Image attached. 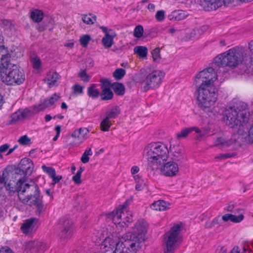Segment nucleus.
<instances>
[{
	"label": "nucleus",
	"instance_id": "obj_5",
	"mask_svg": "<svg viewBox=\"0 0 253 253\" xmlns=\"http://www.w3.org/2000/svg\"><path fill=\"white\" fill-rule=\"evenodd\" d=\"M120 236L119 233H113L107 237L101 244L102 251L104 253H132L130 247L125 245V237L120 238Z\"/></svg>",
	"mask_w": 253,
	"mask_h": 253
},
{
	"label": "nucleus",
	"instance_id": "obj_56",
	"mask_svg": "<svg viewBox=\"0 0 253 253\" xmlns=\"http://www.w3.org/2000/svg\"><path fill=\"white\" fill-rule=\"evenodd\" d=\"M73 93L82 94L83 92V87L79 84H75L73 86Z\"/></svg>",
	"mask_w": 253,
	"mask_h": 253
},
{
	"label": "nucleus",
	"instance_id": "obj_42",
	"mask_svg": "<svg viewBox=\"0 0 253 253\" xmlns=\"http://www.w3.org/2000/svg\"><path fill=\"white\" fill-rule=\"evenodd\" d=\"M153 60L155 62H159L161 60L160 49L157 47L152 51Z\"/></svg>",
	"mask_w": 253,
	"mask_h": 253
},
{
	"label": "nucleus",
	"instance_id": "obj_35",
	"mask_svg": "<svg viewBox=\"0 0 253 253\" xmlns=\"http://www.w3.org/2000/svg\"><path fill=\"white\" fill-rule=\"evenodd\" d=\"M120 111L118 107L116 106L113 107L109 112L106 113V117L108 120L116 118L120 114Z\"/></svg>",
	"mask_w": 253,
	"mask_h": 253
},
{
	"label": "nucleus",
	"instance_id": "obj_39",
	"mask_svg": "<svg viewBox=\"0 0 253 253\" xmlns=\"http://www.w3.org/2000/svg\"><path fill=\"white\" fill-rule=\"evenodd\" d=\"M122 219V221L125 220L126 222V225H125V226H127V223H131L133 221L132 214L131 212L130 211H125L124 209L123 213V217Z\"/></svg>",
	"mask_w": 253,
	"mask_h": 253
},
{
	"label": "nucleus",
	"instance_id": "obj_52",
	"mask_svg": "<svg viewBox=\"0 0 253 253\" xmlns=\"http://www.w3.org/2000/svg\"><path fill=\"white\" fill-rule=\"evenodd\" d=\"M79 76L82 80L87 82L89 81L90 77L87 74L85 70H81L79 73Z\"/></svg>",
	"mask_w": 253,
	"mask_h": 253
},
{
	"label": "nucleus",
	"instance_id": "obj_33",
	"mask_svg": "<svg viewBox=\"0 0 253 253\" xmlns=\"http://www.w3.org/2000/svg\"><path fill=\"white\" fill-rule=\"evenodd\" d=\"M100 96L102 100H110L113 97V93L110 88H104L102 89V92L100 94Z\"/></svg>",
	"mask_w": 253,
	"mask_h": 253
},
{
	"label": "nucleus",
	"instance_id": "obj_25",
	"mask_svg": "<svg viewBox=\"0 0 253 253\" xmlns=\"http://www.w3.org/2000/svg\"><path fill=\"white\" fill-rule=\"evenodd\" d=\"M193 131L198 132L199 130L196 126L184 128L176 134V138L178 139L185 138Z\"/></svg>",
	"mask_w": 253,
	"mask_h": 253
},
{
	"label": "nucleus",
	"instance_id": "obj_11",
	"mask_svg": "<svg viewBox=\"0 0 253 253\" xmlns=\"http://www.w3.org/2000/svg\"><path fill=\"white\" fill-rule=\"evenodd\" d=\"M165 77V73L161 70H154L149 73L141 84V89L144 91L159 87Z\"/></svg>",
	"mask_w": 253,
	"mask_h": 253
},
{
	"label": "nucleus",
	"instance_id": "obj_13",
	"mask_svg": "<svg viewBox=\"0 0 253 253\" xmlns=\"http://www.w3.org/2000/svg\"><path fill=\"white\" fill-rule=\"evenodd\" d=\"M242 138V137L239 134H235L230 139L224 137H218L214 141V146L221 148H229L232 150H236L241 146Z\"/></svg>",
	"mask_w": 253,
	"mask_h": 253
},
{
	"label": "nucleus",
	"instance_id": "obj_15",
	"mask_svg": "<svg viewBox=\"0 0 253 253\" xmlns=\"http://www.w3.org/2000/svg\"><path fill=\"white\" fill-rule=\"evenodd\" d=\"M59 236L61 238H70L74 231L73 222L68 219H61L59 221Z\"/></svg>",
	"mask_w": 253,
	"mask_h": 253
},
{
	"label": "nucleus",
	"instance_id": "obj_14",
	"mask_svg": "<svg viewBox=\"0 0 253 253\" xmlns=\"http://www.w3.org/2000/svg\"><path fill=\"white\" fill-rule=\"evenodd\" d=\"M34 165L32 161L29 158H24L21 160L18 167L12 171L18 176L20 177L30 175L33 171Z\"/></svg>",
	"mask_w": 253,
	"mask_h": 253
},
{
	"label": "nucleus",
	"instance_id": "obj_1",
	"mask_svg": "<svg viewBox=\"0 0 253 253\" xmlns=\"http://www.w3.org/2000/svg\"><path fill=\"white\" fill-rule=\"evenodd\" d=\"M143 156L148 161V170L153 173L161 169L164 175L173 177L179 171L178 164L175 162L166 163L169 157V152L164 144L160 142L149 144L144 148Z\"/></svg>",
	"mask_w": 253,
	"mask_h": 253
},
{
	"label": "nucleus",
	"instance_id": "obj_6",
	"mask_svg": "<svg viewBox=\"0 0 253 253\" xmlns=\"http://www.w3.org/2000/svg\"><path fill=\"white\" fill-rule=\"evenodd\" d=\"M205 85L199 86L197 89V97L198 106L203 110L207 112L211 111L212 107L217 99L218 89L216 87H205Z\"/></svg>",
	"mask_w": 253,
	"mask_h": 253
},
{
	"label": "nucleus",
	"instance_id": "obj_46",
	"mask_svg": "<svg viewBox=\"0 0 253 253\" xmlns=\"http://www.w3.org/2000/svg\"><path fill=\"white\" fill-rule=\"evenodd\" d=\"M126 71L122 68L116 69L113 73V76L117 80H120L125 75Z\"/></svg>",
	"mask_w": 253,
	"mask_h": 253
},
{
	"label": "nucleus",
	"instance_id": "obj_27",
	"mask_svg": "<svg viewBox=\"0 0 253 253\" xmlns=\"http://www.w3.org/2000/svg\"><path fill=\"white\" fill-rule=\"evenodd\" d=\"M39 241H30L25 242L24 245V250L27 252L37 253V246L40 245Z\"/></svg>",
	"mask_w": 253,
	"mask_h": 253
},
{
	"label": "nucleus",
	"instance_id": "obj_20",
	"mask_svg": "<svg viewBox=\"0 0 253 253\" xmlns=\"http://www.w3.org/2000/svg\"><path fill=\"white\" fill-rule=\"evenodd\" d=\"M60 98L59 94L54 93L49 99H45L43 102L40 104L38 106L35 107L38 111H42L46 108L52 106Z\"/></svg>",
	"mask_w": 253,
	"mask_h": 253
},
{
	"label": "nucleus",
	"instance_id": "obj_26",
	"mask_svg": "<svg viewBox=\"0 0 253 253\" xmlns=\"http://www.w3.org/2000/svg\"><path fill=\"white\" fill-rule=\"evenodd\" d=\"M244 218V215L240 214H225L222 216V219L224 221H228L230 220L235 223H238L243 220Z\"/></svg>",
	"mask_w": 253,
	"mask_h": 253
},
{
	"label": "nucleus",
	"instance_id": "obj_12",
	"mask_svg": "<svg viewBox=\"0 0 253 253\" xmlns=\"http://www.w3.org/2000/svg\"><path fill=\"white\" fill-rule=\"evenodd\" d=\"M217 79V75L212 67L207 68L196 76L195 83L199 86L205 85V87H215L213 83Z\"/></svg>",
	"mask_w": 253,
	"mask_h": 253
},
{
	"label": "nucleus",
	"instance_id": "obj_50",
	"mask_svg": "<svg viewBox=\"0 0 253 253\" xmlns=\"http://www.w3.org/2000/svg\"><path fill=\"white\" fill-rule=\"evenodd\" d=\"M42 168L43 171L46 172L51 178L52 176H55L56 172L54 168L52 167H47L44 165L42 166Z\"/></svg>",
	"mask_w": 253,
	"mask_h": 253
},
{
	"label": "nucleus",
	"instance_id": "obj_2",
	"mask_svg": "<svg viewBox=\"0 0 253 253\" xmlns=\"http://www.w3.org/2000/svg\"><path fill=\"white\" fill-rule=\"evenodd\" d=\"M252 62L249 51L244 48L236 46L216 56L212 64L219 67H236L241 63L249 65Z\"/></svg>",
	"mask_w": 253,
	"mask_h": 253
},
{
	"label": "nucleus",
	"instance_id": "obj_23",
	"mask_svg": "<svg viewBox=\"0 0 253 253\" xmlns=\"http://www.w3.org/2000/svg\"><path fill=\"white\" fill-rule=\"evenodd\" d=\"M59 79V75L54 72H50L46 76L44 82L49 87L56 85L57 80Z\"/></svg>",
	"mask_w": 253,
	"mask_h": 253
},
{
	"label": "nucleus",
	"instance_id": "obj_4",
	"mask_svg": "<svg viewBox=\"0 0 253 253\" xmlns=\"http://www.w3.org/2000/svg\"><path fill=\"white\" fill-rule=\"evenodd\" d=\"M146 232V223L143 220H138L136 223L132 232L124 236L126 239L125 245L130 247L132 253H136L137 249L140 247V243L144 241Z\"/></svg>",
	"mask_w": 253,
	"mask_h": 253
},
{
	"label": "nucleus",
	"instance_id": "obj_45",
	"mask_svg": "<svg viewBox=\"0 0 253 253\" xmlns=\"http://www.w3.org/2000/svg\"><path fill=\"white\" fill-rule=\"evenodd\" d=\"M26 116L25 111H19L12 115V119L14 121H17L24 119Z\"/></svg>",
	"mask_w": 253,
	"mask_h": 253
},
{
	"label": "nucleus",
	"instance_id": "obj_58",
	"mask_svg": "<svg viewBox=\"0 0 253 253\" xmlns=\"http://www.w3.org/2000/svg\"><path fill=\"white\" fill-rule=\"evenodd\" d=\"M100 82L101 83V88L102 89L104 88H110V82L108 80H107L106 79H102L100 80Z\"/></svg>",
	"mask_w": 253,
	"mask_h": 253
},
{
	"label": "nucleus",
	"instance_id": "obj_36",
	"mask_svg": "<svg viewBox=\"0 0 253 253\" xmlns=\"http://www.w3.org/2000/svg\"><path fill=\"white\" fill-rule=\"evenodd\" d=\"M87 94L92 98H96L99 96L100 92L96 88L95 85L93 84L88 88Z\"/></svg>",
	"mask_w": 253,
	"mask_h": 253
},
{
	"label": "nucleus",
	"instance_id": "obj_44",
	"mask_svg": "<svg viewBox=\"0 0 253 253\" xmlns=\"http://www.w3.org/2000/svg\"><path fill=\"white\" fill-rule=\"evenodd\" d=\"M236 155V152L227 153L225 154H220L218 156L215 157V159H218L220 161L225 160L230 158L234 157Z\"/></svg>",
	"mask_w": 253,
	"mask_h": 253
},
{
	"label": "nucleus",
	"instance_id": "obj_53",
	"mask_svg": "<svg viewBox=\"0 0 253 253\" xmlns=\"http://www.w3.org/2000/svg\"><path fill=\"white\" fill-rule=\"evenodd\" d=\"M165 17V12L163 10H158L155 15V18L158 21H163Z\"/></svg>",
	"mask_w": 253,
	"mask_h": 253
},
{
	"label": "nucleus",
	"instance_id": "obj_21",
	"mask_svg": "<svg viewBox=\"0 0 253 253\" xmlns=\"http://www.w3.org/2000/svg\"><path fill=\"white\" fill-rule=\"evenodd\" d=\"M36 220V219L35 218L26 220L21 227L23 232L26 234L31 233L35 230Z\"/></svg>",
	"mask_w": 253,
	"mask_h": 253
},
{
	"label": "nucleus",
	"instance_id": "obj_9",
	"mask_svg": "<svg viewBox=\"0 0 253 253\" xmlns=\"http://www.w3.org/2000/svg\"><path fill=\"white\" fill-rule=\"evenodd\" d=\"M1 70V80L7 85L20 84L25 81L23 70L18 65L12 64L10 61Z\"/></svg>",
	"mask_w": 253,
	"mask_h": 253
},
{
	"label": "nucleus",
	"instance_id": "obj_7",
	"mask_svg": "<svg viewBox=\"0 0 253 253\" xmlns=\"http://www.w3.org/2000/svg\"><path fill=\"white\" fill-rule=\"evenodd\" d=\"M182 224L174 225L164 235V253H174L182 242Z\"/></svg>",
	"mask_w": 253,
	"mask_h": 253
},
{
	"label": "nucleus",
	"instance_id": "obj_37",
	"mask_svg": "<svg viewBox=\"0 0 253 253\" xmlns=\"http://www.w3.org/2000/svg\"><path fill=\"white\" fill-rule=\"evenodd\" d=\"M112 126V123L110 120L105 118L100 123V128L103 131H108Z\"/></svg>",
	"mask_w": 253,
	"mask_h": 253
},
{
	"label": "nucleus",
	"instance_id": "obj_51",
	"mask_svg": "<svg viewBox=\"0 0 253 253\" xmlns=\"http://www.w3.org/2000/svg\"><path fill=\"white\" fill-rule=\"evenodd\" d=\"M91 38L88 35H84L81 37L80 39V42L81 44L84 46L85 47L87 45L89 42L90 41Z\"/></svg>",
	"mask_w": 253,
	"mask_h": 253
},
{
	"label": "nucleus",
	"instance_id": "obj_60",
	"mask_svg": "<svg viewBox=\"0 0 253 253\" xmlns=\"http://www.w3.org/2000/svg\"><path fill=\"white\" fill-rule=\"evenodd\" d=\"M248 140L250 143H253V125L251 127L249 131Z\"/></svg>",
	"mask_w": 253,
	"mask_h": 253
},
{
	"label": "nucleus",
	"instance_id": "obj_32",
	"mask_svg": "<svg viewBox=\"0 0 253 253\" xmlns=\"http://www.w3.org/2000/svg\"><path fill=\"white\" fill-rule=\"evenodd\" d=\"M113 39L114 37L112 36L105 34L102 39V42L105 48H108L112 46L114 43Z\"/></svg>",
	"mask_w": 253,
	"mask_h": 253
},
{
	"label": "nucleus",
	"instance_id": "obj_62",
	"mask_svg": "<svg viewBox=\"0 0 253 253\" xmlns=\"http://www.w3.org/2000/svg\"><path fill=\"white\" fill-rule=\"evenodd\" d=\"M9 148V145L8 144H4L0 146V154L2 153L5 152Z\"/></svg>",
	"mask_w": 253,
	"mask_h": 253
},
{
	"label": "nucleus",
	"instance_id": "obj_47",
	"mask_svg": "<svg viewBox=\"0 0 253 253\" xmlns=\"http://www.w3.org/2000/svg\"><path fill=\"white\" fill-rule=\"evenodd\" d=\"M144 30L142 26L138 25L135 27L134 32L133 36L137 38H140L142 37Z\"/></svg>",
	"mask_w": 253,
	"mask_h": 253
},
{
	"label": "nucleus",
	"instance_id": "obj_30",
	"mask_svg": "<svg viewBox=\"0 0 253 253\" xmlns=\"http://www.w3.org/2000/svg\"><path fill=\"white\" fill-rule=\"evenodd\" d=\"M187 17L185 12L182 10H175L173 11L171 14L169 15L170 20L174 19L176 21H180L185 19Z\"/></svg>",
	"mask_w": 253,
	"mask_h": 253
},
{
	"label": "nucleus",
	"instance_id": "obj_49",
	"mask_svg": "<svg viewBox=\"0 0 253 253\" xmlns=\"http://www.w3.org/2000/svg\"><path fill=\"white\" fill-rule=\"evenodd\" d=\"M219 221L217 218H214L211 221H208L205 223V227L207 228H211L215 227L216 225H219Z\"/></svg>",
	"mask_w": 253,
	"mask_h": 253
},
{
	"label": "nucleus",
	"instance_id": "obj_29",
	"mask_svg": "<svg viewBox=\"0 0 253 253\" xmlns=\"http://www.w3.org/2000/svg\"><path fill=\"white\" fill-rule=\"evenodd\" d=\"M27 205L30 206L33 205L35 206L36 208V214L38 215H40L45 210V208L41 198L35 201H33L31 203Z\"/></svg>",
	"mask_w": 253,
	"mask_h": 253
},
{
	"label": "nucleus",
	"instance_id": "obj_24",
	"mask_svg": "<svg viewBox=\"0 0 253 253\" xmlns=\"http://www.w3.org/2000/svg\"><path fill=\"white\" fill-rule=\"evenodd\" d=\"M170 204L164 200H158L154 202L151 206V208L154 210L164 211L169 209Z\"/></svg>",
	"mask_w": 253,
	"mask_h": 253
},
{
	"label": "nucleus",
	"instance_id": "obj_55",
	"mask_svg": "<svg viewBox=\"0 0 253 253\" xmlns=\"http://www.w3.org/2000/svg\"><path fill=\"white\" fill-rule=\"evenodd\" d=\"M31 61L33 64L34 68L38 69L41 66V61L39 58L37 57H32L31 58Z\"/></svg>",
	"mask_w": 253,
	"mask_h": 253
},
{
	"label": "nucleus",
	"instance_id": "obj_63",
	"mask_svg": "<svg viewBox=\"0 0 253 253\" xmlns=\"http://www.w3.org/2000/svg\"><path fill=\"white\" fill-rule=\"evenodd\" d=\"M0 253H14L11 249L9 248H2L0 249Z\"/></svg>",
	"mask_w": 253,
	"mask_h": 253
},
{
	"label": "nucleus",
	"instance_id": "obj_64",
	"mask_svg": "<svg viewBox=\"0 0 253 253\" xmlns=\"http://www.w3.org/2000/svg\"><path fill=\"white\" fill-rule=\"evenodd\" d=\"M248 48L253 56V40L251 41L248 43Z\"/></svg>",
	"mask_w": 253,
	"mask_h": 253
},
{
	"label": "nucleus",
	"instance_id": "obj_57",
	"mask_svg": "<svg viewBox=\"0 0 253 253\" xmlns=\"http://www.w3.org/2000/svg\"><path fill=\"white\" fill-rule=\"evenodd\" d=\"M30 141L31 139L27 135L21 136L18 140L19 143L22 145H27Z\"/></svg>",
	"mask_w": 253,
	"mask_h": 253
},
{
	"label": "nucleus",
	"instance_id": "obj_8",
	"mask_svg": "<svg viewBox=\"0 0 253 253\" xmlns=\"http://www.w3.org/2000/svg\"><path fill=\"white\" fill-rule=\"evenodd\" d=\"M18 176L13 171L4 170L0 175V189L4 188L10 195L16 192L19 194L25 180L23 178Z\"/></svg>",
	"mask_w": 253,
	"mask_h": 253
},
{
	"label": "nucleus",
	"instance_id": "obj_18",
	"mask_svg": "<svg viewBox=\"0 0 253 253\" xmlns=\"http://www.w3.org/2000/svg\"><path fill=\"white\" fill-rule=\"evenodd\" d=\"M126 208L125 205L121 208L118 209L116 211H113L109 214L108 217L112 219L113 222L116 225H118L120 227H125L126 222L123 220L124 210Z\"/></svg>",
	"mask_w": 253,
	"mask_h": 253
},
{
	"label": "nucleus",
	"instance_id": "obj_17",
	"mask_svg": "<svg viewBox=\"0 0 253 253\" xmlns=\"http://www.w3.org/2000/svg\"><path fill=\"white\" fill-rule=\"evenodd\" d=\"M89 130L86 128H80L76 129L72 134V137L74 138L72 145L78 146L87 138Z\"/></svg>",
	"mask_w": 253,
	"mask_h": 253
},
{
	"label": "nucleus",
	"instance_id": "obj_40",
	"mask_svg": "<svg viewBox=\"0 0 253 253\" xmlns=\"http://www.w3.org/2000/svg\"><path fill=\"white\" fill-rule=\"evenodd\" d=\"M84 170V168L83 167H81L80 169L78 170L77 173L72 177V180L74 181L75 184L79 185L81 183L82 181L81 179V174Z\"/></svg>",
	"mask_w": 253,
	"mask_h": 253
},
{
	"label": "nucleus",
	"instance_id": "obj_22",
	"mask_svg": "<svg viewBox=\"0 0 253 253\" xmlns=\"http://www.w3.org/2000/svg\"><path fill=\"white\" fill-rule=\"evenodd\" d=\"M171 151L174 161L178 162L184 159V149L182 146L179 145L174 146L172 148Z\"/></svg>",
	"mask_w": 253,
	"mask_h": 253
},
{
	"label": "nucleus",
	"instance_id": "obj_61",
	"mask_svg": "<svg viewBox=\"0 0 253 253\" xmlns=\"http://www.w3.org/2000/svg\"><path fill=\"white\" fill-rule=\"evenodd\" d=\"M55 130L56 131V134L53 138V141H56L59 137L60 135V131H61V127L59 126H57L55 127Z\"/></svg>",
	"mask_w": 253,
	"mask_h": 253
},
{
	"label": "nucleus",
	"instance_id": "obj_3",
	"mask_svg": "<svg viewBox=\"0 0 253 253\" xmlns=\"http://www.w3.org/2000/svg\"><path fill=\"white\" fill-rule=\"evenodd\" d=\"M249 116L247 104L239 102L236 106L229 107L226 110L224 121L230 127L238 128L245 126L248 123Z\"/></svg>",
	"mask_w": 253,
	"mask_h": 253
},
{
	"label": "nucleus",
	"instance_id": "obj_31",
	"mask_svg": "<svg viewBox=\"0 0 253 253\" xmlns=\"http://www.w3.org/2000/svg\"><path fill=\"white\" fill-rule=\"evenodd\" d=\"M31 18L35 22H41L43 18V13L42 10L35 9L31 13Z\"/></svg>",
	"mask_w": 253,
	"mask_h": 253
},
{
	"label": "nucleus",
	"instance_id": "obj_59",
	"mask_svg": "<svg viewBox=\"0 0 253 253\" xmlns=\"http://www.w3.org/2000/svg\"><path fill=\"white\" fill-rule=\"evenodd\" d=\"M200 30L198 29H194L190 33V38H194L195 37H198L201 34Z\"/></svg>",
	"mask_w": 253,
	"mask_h": 253
},
{
	"label": "nucleus",
	"instance_id": "obj_19",
	"mask_svg": "<svg viewBox=\"0 0 253 253\" xmlns=\"http://www.w3.org/2000/svg\"><path fill=\"white\" fill-rule=\"evenodd\" d=\"M11 54L7 48L3 45H0V76L1 74L2 69L7 65L11 60Z\"/></svg>",
	"mask_w": 253,
	"mask_h": 253
},
{
	"label": "nucleus",
	"instance_id": "obj_34",
	"mask_svg": "<svg viewBox=\"0 0 253 253\" xmlns=\"http://www.w3.org/2000/svg\"><path fill=\"white\" fill-rule=\"evenodd\" d=\"M134 52L141 58H145L147 56L148 50L145 46H137L134 47Z\"/></svg>",
	"mask_w": 253,
	"mask_h": 253
},
{
	"label": "nucleus",
	"instance_id": "obj_10",
	"mask_svg": "<svg viewBox=\"0 0 253 253\" xmlns=\"http://www.w3.org/2000/svg\"><path fill=\"white\" fill-rule=\"evenodd\" d=\"M18 198L22 203L26 205L40 199L38 186L33 182L31 184L24 183L21 191L19 192Z\"/></svg>",
	"mask_w": 253,
	"mask_h": 253
},
{
	"label": "nucleus",
	"instance_id": "obj_48",
	"mask_svg": "<svg viewBox=\"0 0 253 253\" xmlns=\"http://www.w3.org/2000/svg\"><path fill=\"white\" fill-rule=\"evenodd\" d=\"M92 155V152L91 150V148H89L85 151L84 154L82 155L81 158V161L83 163H86L89 161V158L88 156H91Z\"/></svg>",
	"mask_w": 253,
	"mask_h": 253
},
{
	"label": "nucleus",
	"instance_id": "obj_54",
	"mask_svg": "<svg viewBox=\"0 0 253 253\" xmlns=\"http://www.w3.org/2000/svg\"><path fill=\"white\" fill-rule=\"evenodd\" d=\"M39 243H40V245H39L38 246H37V248L38 249L37 252H39V253L44 252L47 249L48 246L46 244L43 243V242L39 241Z\"/></svg>",
	"mask_w": 253,
	"mask_h": 253
},
{
	"label": "nucleus",
	"instance_id": "obj_41",
	"mask_svg": "<svg viewBox=\"0 0 253 253\" xmlns=\"http://www.w3.org/2000/svg\"><path fill=\"white\" fill-rule=\"evenodd\" d=\"M82 20L84 23L87 24H92L96 21V16L89 14L84 15L83 17Z\"/></svg>",
	"mask_w": 253,
	"mask_h": 253
},
{
	"label": "nucleus",
	"instance_id": "obj_28",
	"mask_svg": "<svg viewBox=\"0 0 253 253\" xmlns=\"http://www.w3.org/2000/svg\"><path fill=\"white\" fill-rule=\"evenodd\" d=\"M224 210L228 212H231L233 214H244L243 210L240 208L237 207V206L234 204L233 202H231L229 203L226 207L224 208Z\"/></svg>",
	"mask_w": 253,
	"mask_h": 253
},
{
	"label": "nucleus",
	"instance_id": "obj_43",
	"mask_svg": "<svg viewBox=\"0 0 253 253\" xmlns=\"http://www.w3.org/2000/svg\"><path fill=\"white\" fill-rule=\"evenodd\" d=\"M115 92L118 95H123L125 93L124 86L120 83H117L114 85Z\"/></svg>",
	"mask_w": 253,
	"mask_h": 253
},
{
	"label": "nucleus",
	"instance_id": "obj_16",
	"mask_svg": "<svg viewBox=\"0 0 253 253\" xmlns=\"http://www.w3.org/2000/svg\"><path fill=\"white\" fill-rule=\"evenodd\" d=\"M234 1V0H202L200 4L206 11L215 10L223 4H227Z\"/></svg>",
	"mask_w": 253,
	"mask_h": 253
},
{
	"label": "nucleus",
	"instance_id": "obj_38",
	"mask_svg": "<svg viewBox=\"0 0 253 253\" xmlns=\"http://www.w3.org/2000/svg\"><path fill=\"white\" fill-rule=\"evenodd\" d=\"M197 128L199 130V131L196 132L199 134L197 136L196 139L199 141L201 140L206 134L209 133L210 131V128L207 127H203L202 129H200L197 127Z\"/></svg>",
	"mask_w": 253,
	"mask_h": 253
}]
</instances>
